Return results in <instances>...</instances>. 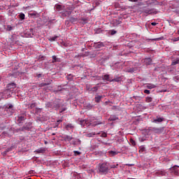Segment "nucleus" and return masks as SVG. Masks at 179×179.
Here are the masks:
<instances>
[{
	"mask_svg": "<svg viewBox=\"0 0 179 179\" xmlns=\"http://www.w3.org/2000/svg\"><path fill=\"white\" fill-rule=\"evenodd\" d=\"M56 10L62 13V16L64 17H66V16H70L71 13H72V7L66 8L65 6L59 4H57L55 6Z\"/></svg>",
	"mask_w": 179,
	"mask_h": 179,
	"instance_id": "1",
	"label": "nucleus"
},
{
	"mask_svg": "<svg viewBox=\"0 0 179 179\" xmlns=\"http://www.w3.org/2000/svg\"><path fill=\"white\" fill-rule=\"evenodd\" d=\"M8 90H5L3 93L0 92V100L2 99H8L12 93H13V90L16 89V84L10 83L8 85Z\"/></svg>",
	"mask_w": 179,
	"mask_h": 179,
	"instance_id": "2",
	"label": "nucleus"
},
{
	"mask_svg": "<svg viewBox=\"0 0 179 179\" xmlns=\"http://www.w3.org/2000/svg\"><path fill=\"white\" fill-rule=\"evenodd\" d=\"M101 124H104V122H101V121H99L97 119H94V117L91 120L87 119L80 121V125H82V127H85V125H87V127H90V125L96 127V125H100Z\"/></svg>",
	"mask_w": 179,
	"mask_h": 179,
	"instance_id": "3",
	"label": "nucleus"
},
{
	"mask_svg": "<svg viewBox=\"0 0 179 179\" xmlns=\"http://www.w3.org/2000/svg\"><path fill=\"white\" fill-rule=\"evenodd\" d=\"M110 171V167L106 162H103L102 164H99L98 165V172L101 173V174H107Z\"/></svg>",
	"mask_w": 179,
	"mask_h": 179,
	"instance_id": "4",
	"label": "nucleus"
},
{
	"mask_svg": "<svg viewBox=\"0 0 179 179\" xmlns=\"http://www.w3.org/2000/svg\"><path fill=\"white\" fill-rule=\"evenodd\" d=\"M143 12L144 13H147V15H156L157 13V11H156L155 9L150 8H145Z\"/></svg>",
	"mask_w": 179,
	"mask_h": 179,
	"instance_id": "5",
	"label": "nucleus"
},
{
	"mask_svg": "<svg viewBox=\"0 0 179 179\" xmlns=\"http://www.w3.org/2000/svg\"><path fill=\"white\" fill-rule=\"evenodd\" d=\"M45 107L47 108H59V105H54L52 102H47Z\"/></svg>",
	"mask_w": 179,
	"mask_h": 179,
	"instance_id": "6",
	"label": "nucleus"
},
{
	"mask_svg": "<svg viewBox=\"0 0 179 179\" xmlns=\"http://www.w3.org/2000/svg\"><path fill=\"white\" fill-rule=\"evenodd\" d=\"M149 131H152V132H155V134H162L163 132V129L162 128H157V127H153V128H148Z\"/></svg>",
	"mask_w": 179,
	"mask_h": 179,
	"instance_id": "7",
	"label": "nucleus"
},
{
	"mask_svg": "<svg viewBox=\"0 0 179 179\" xmlns=\"http://www.w3.org/2000/svg\"><path fill=\"white\" fill-rule=\"evenodd\" d=\"M102 47H104V43L103 42H97L94 43V48L96 50H100V48H102Z\"/></svg>",
	"mask_w": 179,
	"mask_h": 179,
	"instance_id": "8",
	"label": "nucleus"
},
{
	"mask_svg": "<svg viewBox=\"0 0 179 179\" xmlns=\"http://www.w3.org/2000/svg\"><path fill=\"white\" fill-rule=\"evenodd\" d=\"M164 120L162 117H157V119H155L152 122H155V124H157V122H163Z\"/></svg>",
	"mask_w": 179,
	"mask_h": 179,
	"instance_id": "9",
	"label": "nucleus"
},
{
	"mask_svg": "<svg viewBox=\"0 0 179 179\" xmlns=\"http://www.w3.org/2000/svg\"><path fill=\"white\" fill-rule=\"evenodd\" d=\"M144 64H145V65H150V64H152V59H150V58L145 59Z\"/></svg>",
	"mask_w": 179,
	"mask_h": 179,
	"instance_id": "10",
	"label": "nucleus"
},
{
	"mask_svg": "<svg viewBox=\"0 0 179 179\" xmlns=\"http://www.w3.org/2000/svg\"><path fill=\"white\" fill-rule=\"evenodd\" d=\"M65 128L67 131H69V129H73V125H72V124H65Z\"/></svg>",
	"mask_w": 179,
	"mask_h": 179,
	"instance_id": "11",
	"label": "nucleus"
},
{
	"mask_svg": "<svg viewBox=\"0 0 179 179\" xmlns=\"http://www.w3.org/2000/svg\"><path fill=\"white\" fill-rule=\"evenodd\" d=\"M108 154L110 155V156H112V157L117 156V155H118V152L110 150V151H108Z\"/></svg>",
	"mask_w": 179,
	"mask_h": 179,
	"instance_id": "12",
	"label": "nucleus"
},
{
	"mask_svg": "<svg viewBox=\"0 0 179 179\" xmlns=\"http://www.w3.org/2000/svg\"><path fill=\"white\" fill-rule=\"evenodd\" d=\"M72 139H73V137H72V136H64V141H67L68 142L72 141Z\"/></svg>",
	"mask_w": 179,
	"mask_h": 179,
	"instance_id": "13",
	"label": "nucleus"
},
{
	"mask_svg": "<svg viewBox=\"0 0 179 179\" xmlns=\"http://www.w3.org/2000/svg\"><path fill=\"white\" fill-rule=\"evenodd\" d=\"M146 87L147 89H155L156 85L155 84H147Z\"/></svg>",
	"mask_w": 179,
	"mask_h": 179,
	"instance_id": "14",
	"label": "nucleus"
},
{
	"mask_svg": "<svg viewBox=\"0 0 179 179\" xmlns=\"http://www.w3.org/2000/svg\"><path fill=\"white\" fill-rule=\"evenodd\" d=\"M156 174L158 176H164L166 174V172L164 171H158L156 172Z\"/></svg>",
	"mask_w": 179,
	"mask_h": 179,
	"instance_id": "15",
	"label": "nucleus"
},
{
	"mask_svg": "<svg viewBox=\"0 0 179 179\" xmlns=\"http://www.w3.org/2000/svg\"><path fill=\"white\" fill-rule=\"evenodd\" d=\"M52 63L54 64L55 62H59V59L57 58V56H52Z\"/></svg>",
	"mask_w": 179,
	"mask_h": 179,
	"instance_id": "16",
	"label": "nucleus"
},
{
	"mask_svg": "<svg viewBox=\"0 0 179 179\" xmlns=\"http://www.w3.org/2000/svg\"><path fill=\"white\" fill-rule=\"evenodd\" d=\"M118 120V117L117 116H110L108 119V121H115Z\"/></svg>",
	"mask_w": 179,
	"mask_h": 179,
	"instance_id": "17",
	"label": "nucleus"
},
{
	"mask_svg": "<svg viewBox=\"0 0 179 179\" xmlns=\"http://www.w3.org/2000/svg\"><path fill=\"white\" fill-rule=\"evenodd\" d=\"M103 80H108L110 81V76L109 75H105L102 78Z\"/></svg>",
	"mask_w": 179,
	"mask_h": 179,
	"instance_id": "18",
	"label": "nucleus"
},
{
	"mask_svg": "<svg viewBox=\"0 0 179 179\" xmlns=\"http://www.w3.org/2000/svg\"><path fill=\"white\" fill-rule=\"evenodd\" d=\"M26 120V117H24V115L23 116H18V122H22V121H24Z\"/></svg>",
	"mask_w": 179,
	"mask_h": 179,
	"instance_id": "19",
	"label": "nucleus"
},
{
	"mask_svg": "<svg viewBox=\"0 0 179 179\" xmlns=\"http://www.w3.org/2000/svg\"><path fill=\"white\" fill-rule=\"evenodd\" d=\"M177 64H179V59H173L171 65H177Z\"/></svg>",
	"mask_w": 179,
	"mask_h": 179,
	"instance_id": "20",
	"label": "nucleus"
},
{
	"mask_svg": "<svg viewBox=\"0 0 179 179\" xmlns=\"http://www.w3.org/2000/svg\"><path fill=\"white\" fill-rule=\"evenodd\" d=\"M101 96H96L95 97V101L96 102V103H99L100 102V100H101Z\"/></svg>",
	"mask_w": 179,
	"mask_h": 179,
	"instance_id": "21",
	"label": "nucleus"
},
{
	"mask_svg": "<svg viewBox=\"0 0 179 179\" xmlns=\"http://www.w3.org/2000/svg\"><path fill=\"white\" fill-rule=\"evenodd\" d=\"M70 22H71V23H75L76 22H78V18L71 17Z\"/></svg>",
	"mask_w": 179,
	"mask_h": 179,
	"instance_id": "22",
	"label": "nucleus"
},
{
	"mask_svg": "<svg viewBox=\"0 0 179 179\" xmlns=\"http://www.w3.org/2000/svg\"><path fill=\"white\" fill-rule=\"evenodd\" d=\"M153 100V99H152V97H150V96H148L147 98H146V102L147 103H152V101Z\"/></svg>",
	"mask_w": 179,
	"mask_h": 179,
	"instance_id": "23",
	"label": "nucleus"
},
{
	"mask_svg": "<svg viewBox=\"0 0 179 179\" xmlns=\"http://www.w3.org/2000/svg\"><path fill=\"white\" fill-rule=\"evenodd\" d=\"M94 135H96V134L90 133V134H87V138H92V137L94 136Z\"/></svg>",
	"mask_w": 179,
	"mask_h": 179,
	"instance_id": "24",
	"label": "nucleus"
},
{
	"mask_svg": "<svg viewBox=\"0 0 179 179\" xmlns=\"http://www.w3.org/2000/svg\"><path fill=\"white\" fill-rule=\"evenodd\" d=\"M19 16H20V19H21V20H24V17H25L24 14L21 13V14H20Z\"/></svg>",
	"mask_w": 179,
	"mask_h": 179,
	"instance_id": "25",
	"label": "nucleus"
},
{
	"mask_svg": "<svg viewBox=\"0 0 179 179\" xmlns=\"http://www.w3.org/2000/svg\"><path fill=\"white\" fill-rule=\"evenodd\" d=\"M57 37L58 36H53V37L49 38V41H55V40H57Z\"/></svg>",
	"mask_w": 179,
	"mask_h": 179,
	"instance_id": "26",
	"label": "nucleus"
},
{
	"mask_svg": "<svg viewBox=\"0 0 179 179\" xmlns=\"http://www.w3.org/2000/svg\"><path fill=\"white\" fill-rule=\"evenodd\" d=\"M99 90V87H94L91 89V92H97Z\"/></svg>",
	"mask_w": 179,
	"mask_h": 179,
	"instance_id": "27",
	"label": "nucleus"
},
{
	"mask_svg": "<svg viewBox=\"0 0 179 179\" xmlns=\"http://www.w3.org/2000/svg\"><path fill=\"white\" fill-rule=\"evenodd\" d=\"M101 136L102 138H107V133L106 132H102L101 134Z\"/></svg>",
	"mask_w": 179,
	"mask_h": 179,
	"instance_id": "28",
	"label": "nucleus"
},
{
	"mask_svg": "<svg viewBox=\"0 0 179 179\" xmlns=\"http://www.w3.org/2000/svg\"><path fill=\"white\" fill-rule=\"evenodd\" d=\"M130 143H131V145L133 146H135L136 145V142H135V141H134V139H131Z\"/></svg>",
	"mask_w": 179,
	"mask_h": 179,
	"instance_id": "29",
	"label": "nucleus"
},
{
	"mask_svg": "<svg viewBox=\"0 0 179 179\" xmlns=\"http://www.w3.org/2000/svg\"><path fill=\"white\" fill-rule=\"evenodd\" d=\"M36 107V103H32L30 104L29 108H34Z\"/></svg>",
	"mask_w": 179,
	"mask_h": 179,
	"instance_id": "30",
	"label": "nucleus"
},
{
	"mask_svg": "<svg viewBox=\"0 0 179 179\" xmlns=\"http://www.w3.org/2000/svg\"><path fill=\"white\" fill-rule=\"evenodd\" d=\"M13 29V27H12V26H10V25L7 26V30L8 31H10V30H12Z\"/></svg>",
	"mask_w": 179,
	"mask_h": 179,
	"instance_id": "31",
	"label": "nucleus"
},
{
	"mask_svg": "<svg viewBox=\"0 0 179 179\" xmlns=\"http://www.w3.org/2000/svg\"><path fill=\"white\" fill-rule=\"evenodd\" d=\"M144 93H145V94H150V90H144Z\"/></svg>",
	"mask_w": 179,
	"mask_h": 179,
	"instance_id": "32",
	"label": "nucleus"
},
{
	"mask_svg": "<svg viewBox=\"0 0 179 179\" xmlns=\"http://www.w3.org/2000/svg\"><path fill=\"white\" fill-rule=\"evenodd\" d=\"M37 153H44V149L38 150Z\"/></svg>",
	"mask_w": 179,
	"mask_h": 179,
	"instance_id": "33",
	"label": "nucleus"
},
{
	"mask_svg": "<svg viewBox=\"0 0 179 179\" xmlns=\"http://www.w3.org/2000/svg\"><path fill=\"white\" fill-rule=\"evenodd\" d=\"M43 86H47V83H41V84H39V87H43Z\"/></svg>",
	"mask_w": 179,
	"mask_h": 179,
	"instance_id": "34",
	"label": "nucleus"
},
{
	"mask_svg": "<svg viewBox=\"0 0 179 179\" xmlns=\"http://www.w3.org/2000/svg\"><path fill=\"white\" fill-rule=\"evenodd\" d=\"M53 103V106H59V103H58V101H55Z\"/></svg>",
	"mask_w": 179,
	"mask_h": 179,
	"instance_id": "35",
	"label": "nucleus"
},
{
	"mask_svg": "<svg viewBox=\"0 0 179 179\" xmlns=\"http://www.w3.org/2000/svg\"><path fill=\"white\" fill-rule=\"evenodd\" d=\"M74 155L76 156H78V155H80V152H79V151H74Z\"/></svg>",
	"mask_w": 179,
	"mask_h": 179,
	"instance_id": "36",
	"label": "nucleus"
},
{
	"mask_svg": "<svg viewBox=\"0 0 179 179\" xmlns=\"http://www.w3.org/2000/svg\"><path fill=\"white\" fill-rule=\"evenodd\" d=\"M117 34V31H115V30H112L111 31V35L112 36H114V34Z\"/></svg>",
	"mask_w": 179,
	"mask_h": 179,
	"instance_id": "37",
	"label": "nucleus"
},
{
	"mask_svg": "<svg viewBox=\"0 0 179 179\" xmlns=\"http://www.w3.org/2000/svg\"><path fill=\"white\" fill-rule=\"evenodd\" d=\"M117 166L118 165H110V169H117Z\"/></svg>",
	"mask_w": 179,
	"mask_h": 179,
	"instance_id": "38",
	"label": "nucleus"
},
{
	"mask_svg": "<svg viewBox=\"0 0 179 179\" xmlns=\"http://www.w3.org/2000/svg\"><path fill=\"white\" fill-rule=\"evenodd\" d=\"M152 40V41H159V40H160V38H154Z\"/></svg>",
	"mask_w": 179,
	"mask_h": 179,
	"instance_id": "39",
	"label": "nucleus"
},
{
	"mask_svg": "<svg viewBox=\"0 0 179 179\" xmlns=\"http://www.w3.org/2000/svg\"><path fill=\"white\" fill-rule=\"evenodd\" d=\"M140 152H145V147H142L140 150Z\"/></svg>",
	"mask_w": 179,
	"mask_h": 179,
	"instance_id": "40",
	"label": "nucleus"
},
{
	"mask_svg": "<svg viewBox=\"0 0 179 179\" xmlns=\"http://www.w3.org/2000/svg\"><path fill=\"white\" fill-rule=\"evenodd\" d=\"M173 41H179V36L177 37V38H175L173 39Z\"/></svg>",
	"mask_w": 179,
	"mask_h": 179,
	"instance_id": "41",
	"label": "nucleus"
},
{
	"mask_svg": "<svg viewBox=\"0 0 179 179\" xmlns=\"http://www.w3.org/2000/svg\"><path fill=\"white\" fill-rule=\"evenodd\" d=\"M151 24H152V26H156L157 24V22H152Z\"/></svg>",
	"mask_w": 179,
	"mask_h": 179,
	"instance_id": "42",
	"label": "nucleus"
},
{
	"mask_svg": "<svg viewBox=\"0 0 179 179\" xmlns=\"http://www.w3.org/2000/svg\"><path fill=\"white\" fill-rule=\"evenodd\" d=\"M129 2H138V0H129Z\"/></svg>",
	"mask_w": 179,
	"mask_h": 179,
	"instance_id": "43",
	"label": "nucleus"
},
{
	"mask_svg": "<svg viewBox=\"0 0 179 179\" xmlns=\"http://www.w3.org/2000/svg\"><path fill=\"white\" fill-rule=\"evenodd\" d=\"M59 122H62V120H57V124H59Z\"/></svg>",
	"mask_w": 179,
	"mask_h": 179,
	"instance_id": "44",
	"label": "nucleus"
},
{
	"mask_svg": "<svg viewBox=\"0 0 179 179\" xmlns=\"http://www.w3.org/2000/svg\"><path fill=\"white\" fill-rule=\"evenodd\" d=\"M113 82H118V80L117 79H113Z\"/></svg>",
	"mask_w": 179,
	"mask_h": 179,
	"instance_id": "45",
	"label": "nucleus"
},
{
	"mask_svg": "<svg viewBox=\"0 0 179 179\" xmlns=\"http://www.w3.org/2000/svg\"><path fill=\"white\" fill-rule=\"evenodd\" d=\"M13 107V106L10 105L9 107H8V108H12Z\"/></svg>",
	"mask_w": 179,
	"mask_h": 179,
	"instance_id": "46",
	"label": "nucleus"
},
{
	"mask_svg": "<svg viewBox=\"0 0 179 179\" xmlns=\"http://www.w3.org/2000/svg\"><path fill=\"white\" fill-rule=\"evenodd\" d=\"M8 152H9V150H6L4 152V155H6V153H8Z\"/></svg>",
	"mask_w": 179,
	"mask_h": 179,
	"instance_id": "47",
	"label": "nucleus"
},
{
	"mask_svg": "<svg viewBox=\"0 0 179 179\" xmlns=\"http://www.w3.org/2000/svg\"><path fill=\"white\" fill-rule=\"evenodd\" d=\"M38 78H41V74H38Z\"/></svg>",
	"mask_w": 179,
	"mask_h": 179,
	"instance_id": "48",
	"label": "nucleus"
},
{
	"mask_svg": "<svg viewBox=\"0 0 179 179\" xmlns=\"http://www.w3.org/2000/svg\"><path fill=\"white\" fill-rule=\"evenodd\" d=\"M69 78H71V75H69V76L67 77L68 79H69Z\"/></svg>",
	"mask_w": 179,
	"mask_h": 179,
	"instance_id": "49",
	"label": "nucleus"
},
{
	"mask_svg": "<svg viewBox=\"0 0 179 179\" xmlns=\"http://www.w3.org/2000/svg\"><path fill=\"white\" fill-rule=\"evenodd\" d=\"M62 111H65V109H64V110H62V111H61V113H62Z\"/></svg>",
	"mask_w": 179,
	"mask_h": 179,
	"instance_id": "50",
	"label": "nucleus"
},
{
	"mask_svg": "<svg viewBox=\"0 0 179 179\" xmlns=\"http://www.w3.org/2000/svg\"><path fill=\"white\" fill-rule=\"evenodd\" d=\"M176 167H177V166H173V169H176Z\"/></svg>",
	"mask_w": 179,
	"mask_h": 179,
	"instance_id": "51",
	"label": "nucleus"
},
{
	"mask_svg": "<svg viewBox=\"0 0 179 179\" xmlns=\"http://www.w3.org/2000/svg\"><path fill=\"white\" fill-rule=\"evenodd\" d=\"M28 179H31V178H29Z\"/></svg>",
	"mask_w": 179,
	"mask_h": 179,
	"instance_id": "52",
	"label": "nucleus"
}]
</instances>
